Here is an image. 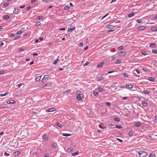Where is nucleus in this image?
<instances>
[{
	"mask_svg": "<svg viewBox=\"0 0 157 157\" xmlns=\"http://www.w3.org/2000/svg\"><path fill=\"white\" fill-rule=\"evenodd\" d=\"M80 93V91L79 90H78L76 92V93L78 94V95L76 97V98L78 101L81 100L83 96V94H81Z\"/></svg>",
	"mask_w": 157,
	"mask_h": 157,
	"instance_id": "1",
	"label": "nucleus"
},
{
	"mask_svg": "<svg viewBox=\"0 0 157 157\" xmlns=\"http://www.w3.org/2000/svg\"><path fill=\"white\" fill-rule=\"evenodd\" d=\"M139 154L140 157H145L147 155V153L145 151H140L139 152Z\"/></svg>",
	"mask_w": 157,
	"mask_h": 157,
	"instance_id": "2",
	"label": "nucleus"
},
{
	"mask_svg": "<svg viewBox=\"0 0 157 157\" xmlns=\"http://www.w3.org/2000/svg\"><path fill=\"white\" fill-rule=\"evenodd\" d=\"M133 73L136 77H139L140 76V75H137V73L138 74H140V72L137 69L134 70L133 71Z\"/></svg>",
	"mask_w": 157,
	"mask_h": 157,
	"instance_id": "3",
	"label": "nucleus"
},
{
	"mask_svg": "<svg viewBox=\"0 0 157 157\" xmlns=\"http://www.w3.org/2000/svg\"><path fill=\"white\" fill-rule=\"evenodd\" d=\"M146 28V27L144 26H139L138 27V29L139 31H142Z\"/></svg>",
	"mask_w": 157,
	"mask_h": 157,
	"instance_id": "4",
	"label": "nucleus"
},
{
	"mask_svg": "<svg viewBox=\"0 0 157 157\" xmlns=\"http://www.w3.org/2000/svg\"><path fill=\"white\" fill-rule=\"evenodd\" d=\"M115 27L114 26L112 25L109 24V25H106V27L109 29H113Z\"/></svg>",
	"mask_w": 157,
	"mask_h": 157,
	"instance_id": "5",
	"label": "nucleus"
},
{
	"mask_svg": "<svg viewBox=\"0 0 157 157\" xmlns=\"http://www.w3.org/2000/svg\"><path fill=\"white\" fill-rule=\"evenodd\" d=\"M56 110V109L55 108H50L48 109H47L46 110V112H52L53 111H54Z\"/></svg>",
	"mask_w": 157,
	"mask_h": 157,
	"instance_id": "6",
	"label": "nucleus"
},
{
	"mask_svg": "<svg viewBox=\"0 0 157 157\" xmlns=\"http://www.w3.org/2000/svg\"><path fill=\"white\" fill-rule=\"evenodd\" d=\"M133 86L132 85L127 84L126 85V88L128 89H132Z\"/></svg>",
	"mask_w": 157,
	"mask_h": 157,
	"instance_id": "7",
	"label": "nucleus"
},
{
	"mask_svg": "<svg viewBox=\"0 0 157 157\" xmlns=\"http://www.w3.org/2000/svg\"><path fill=\"white\" fill-rule=\"evenodd\" d=\"M151 31L152 32L157 31V28L155 27H152L151 28Z\"/></svg>",
	"mask_w": 157,
	"mask_h": 157,
	"instance_id": "8",
	"label": "nucleus"
},
{
	"mask_svg": "<svg viewBox=\"0 0 157 157\" xmlns=\"http://www.w3.org/2000/svg\"><path fill=\"white\" fill-rule=\"evenodd\" d=\"M126 54L125 52L123 51L120 52L119 54L121 56H123Z\"/></svg>",
	"mask_w": 157,
	"mask_h": 157,
	"instance_id": "9",
	"label": "nucleus"
},
{
	"mask_svg": "<svg viewBox=\"0 0 157 157\" xmlns=\"http://www.w3.org/2000/svg\"><path fill=\"white\" fill-rule=\"evenodd\" d=\"M51 85V82H47L46 85H43V86L41 87V88H43L45 86H49Z\"/></svg>",
	"mask_w": 157,
	"mask_h": 157,
	"instance_id": "10",
	"label": "nucleus"
},
{
	"mask_svg": "<svg viewBox=\"0 0 157 157\" xmlns=\"http://www.w3.org/2000/svg\"><path fill=\"white\" fill-rule=\"evenodd\" d=\"M156 46V44L155 43H152L150 44L149 47L152 48H154Z\"/></svg>",
	"mask_w": 157,
	"mask_h": 157,
	"instance_id": "11",
	"label": "nucleus"
},
{
	"mask_svg": "<svg viewBox=\"0 0 157 157\" xmlns=\"http://www.w3.org/2000/svg\"><path fill=\"white\" fill-rule=\"evenodd\" d=\"M135 14L134 12H132L128 15V17H131L134 16Z\"/></svg>",
	"mask_w": 157,
	"mask_h": 157,
	"instance_id": "12",
	"label": "nucleus"
},
{
	"mask_svg": "<svg viewBox=\"0 0 157 157\" xmlns=\"http://www.w3.org/2000/svg\"><path fill=\"white\" fill-rule=\"evenodd\" d=\"M49 77H50V76L48 75H44V77H43V78L42 79L41 81H42L44 79H48V78H49Z\"/></svg>",
	"mask_w": 157,
	"mask_h": 157,
	"instance_id": "13",
	"label": "nucleus"
},
{
	"mask_svg": "<svg viewBox=\"0 0 157 157\" xmlns=\"http://www.w3.org/2000/svg\"><path fill=\"white\" fill-rule=\"evenodd\" d=\"M15 101L13 100H11L10 101H7V103H11L13 104L15 102Z\"/></svg>",
	"mask_w": 157,
	"mask_h": 157,
	"instance_id": "14",
	"label": "nucleus"
},
{
	"mask_svg": "<svg viewBox=\"0 0 157 157\" xmlns=\"http://www.w3.org/2000/svg\"><path fill=\"white\" fill-rule=\"evenodd\" d=\"M104 63L103 62H101L100 63H99L97 67H98V68H100V67H101L103 65Z\"/></svg>",
	"mask_w": 157,
	"mask_h": 157,
	"instance_id": "15",
	"label": "nucleus"
},
{
	"mask_svg": "<svg viewBox=\"0 0 157 157\" xmlns=\"http://www.w3.org/2000/svg\"><path fill=\"white\" fill-rule=\"evenodd\" d=\"M75 29V27H74L73 28H69L67 30V32H72Z\"/></svg>",
	"mask_w": 157,
	"mask_h": 157,
	"instance_id": "16",
	"label": "nucleus"
},
{
	"mask_svg": "<svg viewBox=\"0 0 157 157\" xmlns=\"http://www.w3.org/2000/svg\"><path fill=\"white\" fill-rule=\"evenodd\" d=\"M103 126L101 125L99 126L100 128L102 129L105 128L107 127V126L106 125L104 124H103Z\"/></svg>",
	"mask_w": 157,
	"mask_h": 157,
	"instance_id": "17",
	"label": "nucleus"
},
{
	"mask_svg": "<svg viewBox=\"0 0 157 157\" xmlns=\"http://www.w3.org/2000/svg\"><path fill=\"white\" fill-rule=\"evenodd\" d=\"M148 80L152 82H154L155 80V78L153 77H150L148 78Z\"/></svg>",
	"mask_w": 157,
	"mask_h": 157,
	"instance_id": "18",
	"label": "nucleus"
},
{
	"mask_svg": "<svg viewBox=\"0 0 157 157\" xmlns=\"http://www.w3.org/2000/svg\"><path fill=\"white\" fill-rule=\"evenodd\" d=\"M62 135L65 136H68L71 135V134H67L66 133H63Z\"/></svg>",
	"mask_w": 157,
	"mask_h": 157,
	"instance_id": "19",
	"label": "nucleus"
},
{
	"mask_svg": "<svg viewBox=\"0 0 157 157\" xmlns=\"http://www.w3.org/2000/svg\"><path fill=\"white\" fill-rule=\"evenodd\" d=\"M148 157H156V155L155 153H152L150 154Z\"/></svg>",
	"mask_w": 157,
	"mask_h": 157,
	"instance_id": "20",
	"label": "nucleus"
},
{
	"mask_svg": "<svg viewBox=\"0 0 157 157\" xmlns=\"http://www.w3.org/2000/svg\"><path fill=\"white\" fill-rule=\"evenodd\" d=\"M141 125V122L140 121H138L135 124L136 127H139Z\"/></svg>",
	"mask_w": 157,
	"mask_h": 157,
	"instance_id": "21",
	"label": "nucleus"
},
{
	"mask_svg": "<svg viewBox=\"0 0 157 157\" xmlns=\"http://www.w3.org/2000/svg\"><path fill=\"white\" fill-rule=\"evenodd\" d=\"M142 103L143 104V105L145 107L147 106V103L145 101H142Z\"/></svg>",
	"mask_w": 157,
	"mask_h": 157,
	"instance_id": "22",
	"label": "nucleus"
},
{
	"mask_svg": "<svg viewBox=\"0 0 157 157\" xmlns=\"http://www.w3.org/2000/svg\"><path fill=\"white\" fill-rule=\"evenodd\" d=\"M79 153V152L76 151L75 152L73 153H72L71 154V155L72 156H75L77 155H78Z\"/></svg>",
	"mask_w": 157,
	"mask_h": 157,
	"instance_id": "23",
	"label": "nucleus"
},
{
	"mask_svg": "<svg viewBox=\"0 0 157 157\" xmlns=\"http://www.w3.org/2000/svg\"><path fill=\"white\" fill-rule=\"evenodd\" d=\"M59 59H56L53 62V64H56L57 62H59Z\"/></svg>",
	"mask_w": 157,
	"mask_h": 157,
	"instance_id": "24",
	"label": "nucleus"
},
{
	"mask_svg": "<svg viewBox=\"0 0 157 157\" xmlns=\"http://www.w3.org/2000/svg\"><path fill=\"white\" fill-rule=\"evenodd\" d=\"M71 92V90H68L64 92V94L67 93V95H68V94H69Z\"/></svg>",
	"mask_w": 157,
	"mask_h": 157,
	"instance_id": "25",
	"label": "nucleus"
},
{
	"mask_svg": "<svg viewBox=\"0 0 157 157\" xmlns=\"http://www.w3.org/2000/svg\"><path fill=\"white\" fill-rule=\"evenodd\" d=\"M18 9L17 7L15 8L14 9V10L13 11V13H17L18 11Z\"/></svg>",
	"mask_w": 157,
	"mask_h": 157,
	"instance_id": "26",
	"label": "nucleus"
},
{
	"mask_svg": "<svg viewBox=\"0 0 157 157\" xmlns=\"http://www.w3.org/2000/svg\"><path fill=\"white\" fill-rule=\"evenodd\" d=\"M143 92L145 94H148L150 93V91H148L146 90H144Z\"/></svg>",
	"mask_w": 157,
	"mask_h": 157,
	"instance_id": "27",
	"label": "nucleus"
},
{
	"mask_svg": "<svg viewBox=\"0 0 157 157\" xmlns=\"http://www.w3.org/2000/svg\"><path fill=\"white\" fill-rule=\"evenodd\" d=\"M104 79V78L102 76H101L100 77H98L97 78L98 80V81H100Z\"/></svg>",
	"mask_w": 157,
	"mask_h": 157,
	"instance_id": "28",
	"label": "nucleus"
},
{
	"mask_svg": "<svg viewBox=\"0 0 157 157\" xmlns=\"http://www.w3.org/2000/svg\"><path fill=\"white\" fill-rule=\"evenodd\" d=\"M57 146V144L56 143H54L52 144V146L53 147H54V148H56Z\"/></svg>",
	"mask_w": 157,
	"mask_h": 157,
	"instance_id": "29",
	"label": "nucleus"
},
{
	"mask_svg": "<svg viewBox=\"0 0 157 157\" xmlns=\"http://www.w3.org/2000/svg\"><path fill=\"white\" fill-rule=\"evenodd\" d=\"M70 8V7L69 6H67L64 7V10H68Z\"/></svg>",
	"mask_w": 157,
	"mask_h": 157,
	"instance_id": "30",
	"label": "nucleus"
},
{
	"mask_svg": "<svg viewBox=\"0 0 157 157\" xmlns=\"http://www.w3.org/2000/svg\"><path fill=\"white\" fill-rule=\"evenodd\" d=\"M122 75L125 77H126V78L128 77V75L127 73H123Z\"/></svg>",
	"mask_w": 157,
	"mask_h": 157,
	"instance_id": "31",
	"label": "nucleus"
},
{
	"mask_svg": "<svg viewBox=\"0 0 157 157\" xmlns=\"http://www.w3.org/2000/svg\"><path fill=\"white\" fill-rule=\"evenodd\" d=\"M41 76H39L37 77L36 79H35V80H36L37 81V82H38V81H39L40 80V78H41Z\"/></svg>",
	"mask_w": 157,
	"mask_h": 157,
	"instance_id": "32",
	"label": "nucleus"
},
{
	"mask_svg": "<svg viewBox=\"0 0 157 157\" xmlns=\"http://www.w3.org/2000/svg\"><path fill=\"white\" fill-rule=\"evenodd\" d=\"M3 17L5 19H7L9 18V16L7 15H5L3 16Z\"/></svg>",
	"mask_w": 157,
	"mask_h": 157,
	"instance_id": "33",
	"label": "nucleus"
},
{
	"mask_svg": "<svg viewBox=\"0 0 157 157\" xmlns=\"http://www.w3.org/2000/svg\"><path fill=\"white\" fill-rule=\"evenodd\" d=\"M73 150V149L72 148H69L67 149V151L68 152H70L71 151Z\"/></svg>",
	"mask_w": 157,
	"mask_h": 157,
	"instance_id": "34",
	"label": "nucleus"
},
{
	"mask_svg": "<svg viewBox=\"0 0 157 157\" xmlns=\"http://www.w3.org/2000/svg\"><path fill=\"white\" fill-rule=\"evenodd\" d=\"M55 124L59 127H61V124L59 123H57Z\"/></svg>",
	"mask_w": 157,
	"mask_h": 157,
	"instance_id": "35",
	"label": "nucleus"
},
{
	"mask_svg": "<svg viewBox=\"0 0 157 157\" xmlns=\"http://www.w3.org/2000/svg\"><path fill=\"white\" fill-rule=\"evenodd\" d=\"M43 137L44 140H47L48 139V138L46 136V135H43Z\"/></svg>",
	"mask_w": 157,
	"mask_h": 157,
	"instance_id": "36",
	"label": "nucleus"
},
{
	"mask_svg": "<svg viewBox=\"0 0 157 157\" xmlns=\"http://www.w3.org/2000/svg\"><path fill=\"white\" fill-rule=\"evenodd\" d=\"M141 53L142 54L144 55H147V52L144 51H142Z\"/></svg>",
	"mask_w": 157,
	"mask_h": 157,
	"instance_id": "37",
	"label": "nucleus"
},
{
	"mask_svg": "<svg viewBox=\"0 0 157 157\" xmlns=\"http://www.w3.org/2000/svg\"><path fill=\"white\" fill-rule=\"evenodd\" d=\"M98 90L99 91H104V89H103V88L99 87L98 88Z\"/></svg>",
	"mask_w": 157,
	"mask_h": 157,
	"instance_id": "38",
	"label": "nucleus"
},
{
	"mask_svg": "<svg viewBox=\"0 0 157 157\" xmlns=\"http://www.w3.org/2000/svg\"><path fill=\"white\" fill-rule=\"evenodd\" d=\"M128 134L130 136H132L133 135V133L132 132L130 131L129 132Z\"/></svg>",
	"mask_w": 157,
	"mask_h": 157,
	"instance_id": "39",
	"label": "nucleus"
},
{
	"mask_svg": "<svg viewBox=\"0 0 157 157\" xmlns=\"http://www.w3.org/2000/svg\"><path fill=\"white\" fill-rule=\"evenodd\" d=\"M115 121H120V119L117 117H115L114 118Z\"/></svg>",
	"mask_w": 157,
	"mask_h": 157,
	"instance_id": "40",
	"label": "nucleus"
},
{
	"mask_svg": "<svg viewBox=\"0 0 157 157\" xmlns=\"http://www.w3.org/2000/svg\"><path fill=\"white\" fill-rule=\"evenodd\" d=\"M8 93L7 92H6L5 93H4V94H1L0 95V96L1 97H3V96H5Z\"/></svg>",
	"mask_w": 157,
	"mask_h": 157,
	"instance_id": "41",
	"label": "nucleus"
},
{
	"mask_svg": "<svg viewBox=\"0 0 157 157\" xmlns=\"http://www.w3.org/2000/svg\"><path fill=\"white\" fill-rule=\"evenodd\" d=\"M123 49V46H120L118 48V49L120 50H121Z\"/></svg>",
	"mask_w": 157,
	"mask_h": 157,
	"instance_id": "42",
	"label": "nucleus"
},
{
	"mask_svg": "<svg viewBox=\"0 0 157 157\" xmlns=\"http://www.w3.org/2000/svg\"><path fill=\"white\" fill-rule=\"evenodd\" d=\"M121 62V60H120L117 59V60L115 62V63L116 64H119Z\"/></svg>",
	"mask_w": 157,
	"mask_h": 157,
	"instance_id": "43",
	"label": "nucleus"
},
{
	"mask_svg": "<svg viewBox=\"0 0 157 157\" xmlns=\"http://www.w3.org/2000/svg\"><path fill=\"white\" fill-rule=\"evenodd\" d=\"M38 19L39 20H42L43 19L44 17L43 16H40L38 17Z\"/></svg>",
	"mask_w": 157,
	"mask_h": 157,
	"instance_id": "44",
	"label": "nucleus"
},
{
	"mask_svg": "<svg viewBox=\"0 0 157 157\" xmlns=\"http://www.w3.org/2000/svg\"><path fill=\"white\" fill-rule=\"evenodd\" d=\"M9 3L8 2L6 3H4L3 6V7H5L6 6H7L9 4Z\"/></svg>",
	"mask_w": 157,
	"mask_h": 157,
	"instance_id": "45",
	"label": "nucleus"
},
{
	"mask_svg": "<svg viewBox=\"0 0 157 157\" xmlns=\"http://www.w3.org/2000/svg\"><path fill=\"white\" fill-rule=\"evenodd\" d=\"M136 22L138 23H141L142 22V21L141 19H138L136 20Z\"/></svg>",
	"mask_w": 157,
	"mask_h": 157,
	"instance_id": "46",
	"label": "nucleus"
},
{
	"mask_svg": "<svg viewBox=\"0 0 157 157\" xmlns=\"http://www.w3.org/2000/svg\"><path fill=\"white\" fill-rule=\"evenodd\" d=\"M152 52L153 53L157 54V49H153L152 50Z\"/></svg>",
	"mask_w": 157,
	"mask_h": 157,
	"instance_id": "47",
	"label": "nucleus"
},
{
	"mask_svg": "<svg viewBox=\"0 0 157 157\" xmlns=\"http://www.w3.org/2000/svg\"><path fill=\"white\" fill-rule=\"evenodd\" d=\"M20 37V36H16L14 37L13 40H17V39H18Z\"/></svg>",
	"mask_w": 157,
	"mask_h": 157,
	"instance_id": "48",
	"label": "nucleus"
},
{
	"mask_svg": "<svg viewBox=\"0 0 157 157\" xmlns=\"http://www.w3.org/2000/svg\"><path fill=\"white\" fill-rule=\"evenodd\" d=\"M41 24L40 23V22H37L35 25V26L36 27L40 25Z\"/></svg>",
	"mask_w": 157,
	"mask_h": 157,
	"instance_id": "49",
	"label": "nucleus"
},
{
	"mask_svg": "<svg viewBox=\"0 0 157 157\" xmlns=\"http://www.w3.org/2000/svg\"><path fill=\"white\" fill-rule=\"evenodd\" d=\"M113 126H114V125L113 124H110L108 126V127L109 128H112V127Z\"/></svg>",
	"mask_w": 157,
	"mask_h": 157,
	"instance_id": "50",
	"label": "nucleus"
},
{
	"mask_svg": "<svg viewBox=\"0 0 157 157\" xmlns=\"http://www.w3.org/2000/svg\"><path fill=\"white\" fill-rule=\"evenodd\" d=\"M115 128H122V127L121 125H116L115 126Z\"/></svg>",
	"mask_w": 157,
	"mask_h": 157,
	"instance_id": "51",
	"label": "nucleus"
},
{
	"mask_svg": "<svg viewBox=\"0 0 157 157\" xmlns=\"http://www.w3.org/2000/svg\"><path fill=\"white\" fill-rule=\"evenodd\" d=\"M22 85V83H20L19 84H17L16 86L18 88L20 87Z\"/></svg>",
	"mask_w": 157,
	"mask_h": 157,
	"instance_id": "52",
	"label": "nucleus"
},
{
	"mask_svg": "<svg viewBox=\"0 0 157 157\" xmlns=\"http://www.w3.org/2000/svg\"><path fill=\"white\" fill-rule=\"evenodd\" d=\"M89 63V62L88 61L86 62L84 64V66H86L88 65Z\"/></svg>",
	"mask_w": 157,
	"mask_h": 157,
	"instance_id": "53",
	"label": "nucleus"
},
{
	"mask_svg": "<svg viewBox=\"0 0 157 157\" xmlns=\"http://www.w3.org/2000/svg\"><path fill=\"white\" fill-rule=\"evenodd\" d=\"M116 140H118L120 142H123V140H122L120 139L117 138H116Z\"/></svg>",
	"mask_w": 157,
	"mask_h": 157,
	"instance_id": "54",
	"label": "nucleus"
},
{
	"mask_svg": "<svg viewBox=\"0 0 157 157\" xmlns=\"http://www.w3.org/2000/svg\"><path fill=\"white\" fill-rule=\"evenodd\" d=\"M15 35L14 33H11L10 35V36L11 37H13Z\"/></svg>",
	"mask_w": 157,
	"mask_h": 157,
	"instance_id": "55",
	"label": "nucleus"
},
{
	"mask_svg": "<svg viewBox=\"0 0 157 157\" xmlns=\"http://www.w3.org/2000/svg\"><path fill=\"white\" fill-rule=\"evenodd\" d=\"M142 70H143V71H144L146 72L147 70V67H145L143 68Z\"/></svg>",
	"mask_w": 157,
	"mask_h": 157,
	"instance_id": "56",
	"label": "nucleus"
},
{
	"mask_svg": "<svg viewBox=\"0 0 157 157\" xmlns=\"http://www.w3.org/2000/svg\"><path fill=\"white\" fill-rule=\"evenodd\" d=\"M4 108V107L3 104H1L0 105V109Z\"/></svg>",
	"mask_w": 157,
	"mask_h": 157,
	"instance_id": "57",
	"label": "nucleus"
},
{
	"mask_svg": "<svg viewBox=\"0 0 157 157\" xmlns=\"http://www.w3.org/2000/svg\"><path fill=\"white\" fill-rule=\"evenodd\" d=\"M109 15V14L108 13H107L106 14H105V15L104 16H103V17L102 18H101V20L103 19L105 17H106L108 15Z\"/></svg>",
	"mask_w": 157,
	"mask_h": 157,
	"instance_id": "58",
	"label": "nucleus"
},
{
	"mask_svg": "<svg viewBox=\"0 0 157 157\" xmlns=\"http://www.w3.org/2000/svg\"><path fill=\"white\" fill-rule=\"evenodd\" d=\"M22 33V31H18L17 33V35H19V34H20L21 33Z\"/></svg>",
	"mask_w": 157,
	"mask_h": 157,
	"instance_id": "59",
	"label": "nucleus"
},
{
	"mask_svg": "<svg viewBox=\"0 0 157 157\" xmlns=\"http://www.w3.org/2000/svg\"><path fill=\"white\" fill-rule=\"evenodd\" d=\"M4 72V71L3 70H1L0 71V74H3Z\"/></svg>",
	"mask_w": 157,
	"mask_h": 157,
	"instance_id": "60",
	"label": "nucleus"
},
{
	"mask_svg": "<svg viewBox=\"0 0 157 157\" xmlns=\"http://www.w3.org/2000/svg\"><path fill=\"white\" fill-rule=\"evenodd\" d=\"M128 98V97H124L122 98V99L123 100H126Z\"/></svg>",
	"mask_w": 157,
	"mask_h": 157,
	"instance_id": "61",
	"label": "nucleus"
},
{
	"mask_svg": "<svg viewBox=\"0 0 157 157\" xmlns=\"http://www.w3.org/2000/svg\"><path fill=\"white\" fill-rule=\"evenodd\" d=\"M105 104L109 106L110 105V103L109 102H107L105 103Z\"/></svg>",
	"mask_w": 157,
	"mask_h": 157,
	"instance_id": "62",
	"label": "nucleus"
},
{
	"mask_svg": "<svg viewBox=\"0 0 157 157\" xmlns=\"http://www.w3.org/2000/svg\"><path fill=\"white\" fill-rule=\"evenodd\" d=\"M83 45V43H80L79 46L80 47H82Z\"/></svg>",
	"mask_w": 157,
	"mask_h": 157,
	"instance_id": "63",
	"label": "nucleus"
},
{
	"mask_svg": "<svg viewBox=\"0 0 157 157\" xmlns=\"http://www.w3.org/2000/svg\"><path fill=\"white\" fill-rule=\"evenodd\" d=\"M31 7L30 6H29L26 9L27 10H30L31 9Z\"/></svg>",
	"mask_w": 157,
	"mask_h": 157,
	"instance_id": "64",
	"label": "nucleus"
}]
</instances>
